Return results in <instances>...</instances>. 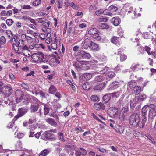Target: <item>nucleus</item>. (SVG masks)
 <instances>
[{
  "mask_svg": "<svg viewBox=\"0 0 156 156\" xmlns=\"http://www.w3.org/2000/svg\"><path fill=\"white\" fill-rule=\"evenodd\" d=\"M27 36L25 34H22L21 36V38L19 40L18 37L17 36L14 35L13 37L10 39V42L12 44V46L17 45L18 47H21L23 46L24 43V40L26 38Z\"/></svg>",
  "mask_w": 156,
  "mask_h": 156,
  "instance_id": "nucleus-1",
  "label": "nucleus"
},
{
  "mask_svg": "<svg viewBox=\"0 0 156 156\" xmlns=\"http://www.w3.org/2000/svg\"><path fill=\"white\" fill-rule=\"evenodd\" d=\"M78 53L76 57L77 62L81 64H82L83 62H86V61L80 60V59H90L91 57L90 53L83 50H79Z\"/></svg>",
  "mask_w": 156,
  "mask_h": 156,
  "instance_id": "nucleus-2",
  "label": "nucleus"
},
{
  "mask_svg": "<svg viewBox=\"0 0 156 156\" xmlns=\"http://www.w3.org/2000/svg\"><path fill=\"white\" fill-rule=\"evenodd\" d=\"M140 117L139 115L137 113H133L129 118V123L133 126H142L139 125L140 122Z\"/></svg>",
  "mask_w": 156,
  "mask_h": 156,
  "instance_id": "nucleus-3",
  "label": "nucleus"
},
{
  "mask_svg": "<svg viewBox=\"0 0 156 156\" xmlns=\"http://www.w3.org/2000/svg\"><path fill=\"white\" fill-rule=\"evenodd\" d=\"M150 108L147 105H145L144 106L142 109L141 117L142 119V126H140L141 127H143L145 123L147 120V118L146 117L147 114V111Z\"/></svg>",
  "mask_w": 156,
  "mask_h": 156,
  "instance_id": "nucleus-4",
  "label": "nucleus"
},
{
  "mask_svg": "<svg viewBox=\"0 0 156 156\" xmlns=\"http://www.w3.org/2000/svg\"><path fill=\"white\" fill-rule=\"evenodd\" d=\"M12 46L13 48L15 51H19L20 49L21 50V52H19L18 53V54H21V53H22L25 56H27V55H25V54L27 52L30 51L29 48L27 45L25 44V43L23 46L21 47H20L18 48V46H18H17V45L16 46H16L14 45V46Z\"/></svg>",
  "mask_w": 156,
  "mask_h": 156,
  "instance_id": "nucleus-5",
  "label": "nucleus"
},
{
  "mask_svg": "<svg viewBox=\"0 0 156 156\" xmlns=\"http://www.w3.org/2000/svg\"><path fill=\"white\" fill-rule=\"evenodd\" d=\"M149 117L150 119H152L156 115V106L153 104L150 105Z\"/></svg>",
  "mask_w": 156,
  "mask_h": 156,
  "instance_id": "nucleus-6",
  "label": "nucleus"
},
{
  "mask_svg": "<svg viewBox=\"0 0 156 156\" xmlns=\"http://www.w3.org/2000/svg\"><path fill=\"white\" fill-rule=\"evenodd\" d=\"M15 96L16 102L19 103L22 100L24 97V94L23 91L20 90H18L16 91Z\"/></svg>",
  "mask_w": 156,
  "mask_h": 156,
  "instance_id": "nucleus-7",
  "label": "nucleus"
},
{
  "mask_svg": "<svg viewBox=\"0 0 156 156\" xmlns=\"http://www.w3.org/2000/svg\"><path fill=\"white\" fill-rule=\"evenodd\" d=\"M28 109L27 108L22 107L20 108L18 110V113L15 118L17 119L18 118L23 116L28 112Z\"/></svg>",
  "mask_w": 156,
  "mask_h": 156,
  "instance_id": "nucleus-8",
  "label": "nucleus"
},
{
  "mask_svg": "<svg viewBox=\"0 0 156 156\" xmlns=\"http://www.w3.org/2000/svg\"><path fill=\"white\" fill-rule=\"evenodd\" d=\"M119 112V109L118 108H114L108 110V112L111 117L117 118L118 116Z\"/></svg>",
  "mask_w": 156,
  "mask_h": 156,
  "instance_id": "nucleus-9",
  "label": "nucleus"
},
{
  "mask_svg": "<svg viewBox=\"0 0 156 156\" xmlns=\"http://www.w3.org/2000/svg\"><path fill=\"white\" fill-rule=\"evenodd\" d=\"M39 109V105H31L30 107V111L31 113H37V112L38 111ZM41 109H40L37 112V113L39 114V116L40 117L41 116L42 113L41 112Z\"/></svg>",
  "mask_w": 156,
  "mask_h": 156,
  "instance_id": "nucleus-10",
  "label": "nucleus"
},
{
  "mask_svg": "<svg viewBox=\"0 0 156 156\" xmlns=\"http://www.w3.org/2000/svg\"><path fill=\"white\" fill-rule=\"evenodd\" d=\"M2 91L4 94L8 96L11 95L12 92V89L9 86H4L2 89Z\"/></svg>",
  "mask_w": 156,
  "mask_h": 156,
  "instance_id": "nucleus-11",
  "label": "nucleus"
},
{
  "mask_svg": "<svg viewBox=\"0 0 156 156\" xmlns=\"http://www.w3.org/2000/svg\"><path fill=\"white\" fill-rule=\"evenodd\" d=\"M136 97L134 95L130 94L129 95L128 98H131L130 100V105L131 108H134L136 105Z\"/></svg>",
  "mask_w": 156,
  "mask_h": 156,
  "instance_id": "nucleus-12",
  "label": "nucleus"
},
{
  "mask_svg": "<svg viewBox=\"0 0 156 156\" xmlns=\"http://www.w3.org/2000/svg\"><path fill=\"white\" fill-rule=\"evenodd\" d=\"M91 42V41L90 39H86L82 43V48L85 49H88V48H90Z\"/></svg>",
  "mask_w": 156,
  "mask_h": 156,
  "instance_id": "nucleus-13",
  "label": "nucleus"
},
{
  "mask_svg": "<svg viewBox=\"0 0 156 156\" xmlns=\"http://www.w3.org/2000/svg\"><path fill=\"white\" fill-rule=\"evenodd\" d=\"M41 52L34 53L32 55V60L35 62H38L41 59Z\"/></svg>",
  "mask_w": 156,
  "mask_h": 156,
  "instance_id": "nucleus-14",
  "label": "nucleus"
},
{
  "mask_svg": "<svg viewBox=\"0 0 156 156\" xmlns=\"http://www.w3.org/2000/svg\"><path fill=\"white\" fill-rule=\"evenodd\" d=\"M90 48L91 50L93 51H97L100 49L99 45L91 41L90 46Z\"/></svg>",
  "mask_w": 156,
  "mask_h": 156,
  "instance_id": "nucleus-15",
  "label": "nucleus"
},
{
  "mask_svg": "<svg viewBox=\"0 0 156 156\" xmlns=\"http://www.w3.org/2000/svg\"><path fill=\"white\" fill-rule=\"evenodd\" d=\"M128 111V108L127 106H125L123 107L122 110V111L119 114V118L120 119H123L124 118V114L126 113Z\"/></svg>",
  "mask_w": 156,
  "mask_h": 156,
  "instance_id": "nucleus-16",
  "label": "nucleus"
},
{
  "mask_svg": "<svg viewBox=\"0 0 156 156\" xmlns=\"http://www.w3.org/2000/svg\"><path fill=\"white\" fill-rule=\"evenodd\" d=\"M49 58L50 56L49 55H45L42 53L41 52V59L40 60V62L41 63L42 62L48 63Z\"/></svg>",
  "mask_w": 156,
  "mask_h": 156,
  "instance_id": "nucleus-17",
  "label": "nucleus"
},
{
  "mask_svg": "<svg viewBox=\"0 0 156 156\" xmlns=\"http://www.w3.org/2000/svg\"><path fill=\"white\" fill-rule=\"evenodd\" d=\"M94 108L96 110H99L100 109H104L105 108V106L102 103H95L94 105Z\"/></svg>",
  "mask_w": 156,
  "mask_h": 156,
  "instance_id": "nucleus-18",
  "label": "nucleus"
},
{
  "mask_svg": "<svg viewBox=\"0 0 156 156\" xmlns=\"http://www.w3.org/2000/svg\"><path fill=\"white\" fill-rule=\"evenodd\" d=\"M45 120L46 122L52 126H55L57 125L56 122L52 118H48L45 119Z\"/></svg>",
  "mask_w": 156,
  "mask_h": 156,
  "instance_id": "nucleus-19",
  "label": "nucleus"
},
{
  "mask_svg": "<svg viewBox=\"0 0 156 156\" xmlns=\"http://www.w3.org/2000/svg\"><path fill=\"white\" fill-rule=\"evenodd\" d=\"M89 34L96 36L97 35L100 34V33L98 31V30L95 28H93L90 30L88 32Z\"/></svg>",
  "mask_w": 156,
  "mask_h": 156,
  "instance_id": "nucleus-20",
  "label": "nucleus"
},
{
  "mask_svg": "<svg viewBox=\"0 0 156 156\" xmlns=\"http://www.w3.org/2000/svg\"><path fill=\"white\" fill-rule=\"evenodd\" d=\"M44 136L47 139H55V135L50 133L49 131H46L44 133Z\"/></svg>",
  "mask_w": 156,
  "mask_h": 156,
  "instance_id": "nucleus-21",
  "label": "nucleus"
},
{
  "mask_svg": "<svg viewBox=\"0 0 156 156\" xmlns=\"http://www.w3.org/2000/svg\"><path fill=\"white\" fill-rule=\"evenodd\" d=\"M92 77V75L91 74L86 73L82 75V78L84 80H90Z\"/></svg>",
  "mask_w": 156,
  "mask_h": 156,
  "instance_id": "nucleus-22",
  "label": "nucleus"
},
{
  "mask_svg": "<svg viewBox=\"0 0 156 156\" xmlns=\"http://www.w3.org/2000/svg\"><path fill=\"white\" fill-rule=\"evenodd\" d=\"M119 83L118 82L115 81L112 82L110 84L108 90H111L118 87L119 86Z\"/></svg>",
  "mask_w": 156,
  "mask_h": 156,
  "instance_id": "nucleus-23",
  "label": "nucleus"
},
{
  "mask_svg": "<svg viewBox=\"0 0 156 156\" xmlns=\"http://www.w3.org/2000/svg\"><path fill=\"white\" fill-rule=\"evenodd\" d=\"M105 87V83H101L96 86L94 87V89L96 90H101L104 88Z\"/></svg>",
  "mask_w": 156,
  "mask_h": 156,
  "instance_id": "nucleus-24",
  "label": "nucleus"
},
{
  "mask_svg": "<svg viewBox=\"0 0 156 156\" xmlns=\"http://www.w3.org/2000/svg\"><path fill=\"white\" fill-rule=\"evenodd\" d=\"M49 115L50 116L55 118L56 121L58 122L59 121V118L56 111H54L50 112Z\"/></svg>",
  "mask_w": 156,
  "mask_h": 156,
  "instance_id": "nucleus-25",
  "label": "nucleus"
},
{
  "mask_svg": "<svg viewBox=\"0 0 156 156\" xmlns=\"http://www.w3.org/2000/svg\"><path fill=\"white\" fill-rule=\"evenodd\" d=\"M50 150L48 149H44L40 153L39 156H46L50 153Z\"/></svg>",
  "mask_w": 156,
  "mask_h": 156,
  "instance_id": "nucleus-26",
  "label": "nucleus"
},
{
  "mask_svg": "<svg viewBox=\"0 0 156 156\" xmlns=\"http://www.w3.org/2000/svg\"><path fill=\"white\" fill-rule=\"evenodd\" d=\"M124 129V126H118L115 129V131L119 134H122L123 133Z\"/></svg>",
  "mask_w": 156,
  "mask_h": 156,
  "instance_id": "nucleus-27",
  "label": "nucleus"
},
{
  "mask_svg": "<svg viewBox=\"0 0 156 156\" xmlns=\"http://www.w3.org/2000/svg\"><path fill=\"white\" fill-rule=\"evenodd\" d=\"M110 94H107L105 95L102 98L103 102L107 103L110 99Z\"/></svg>",
  "mask_w": 156,
  "mask_h": 156,
  "instance_id": "nucleus-28",
  "label": "nucleus"
},
{
  "mask_svg": "<svg viewBox=\"0 0 156 156\" xmlns=\"http://www.w3.org/2000/svg\"><path fill=\"white\" fill-rule=\"evenodd\" d=\"M105 75L109 78H112L115 76V73L113 72L108 69V71L106 73Z\"/></svg>",
  "mask_w": 156,
  "mask_h": 156,
  "instance_id": "nucleus-29",
  "label": "nucleus"
},
{
  "mask_svg": "<svg viewBox=\"0 0 156 156\" xmlns=\"http://www.w3.org/2000/svg\"><path fill=\"white\" fill-rule=\"evenodd\" d=\"M112 21L115 26H117L120 24L121 20L119 18L113 17L112 19Z\"/></svg>",
  "mask_w": 156,
  "mask_h": 156,
  "instance_id": "nucleus-30",
  "label": "nucleus"
},
{
  "mask_svg": "<svg viewBox=\"0 0 156 156\" xmlns=\"http://www.w3.org/2000/svg\"><path fill=\"white\" fill-rule=\"evenodd\" d=\"M135 81L134 80H132L128 83V86L131 89L133 90L136 85L135 83Z\"/></svg>",
  "mask_w": 156,
  "mask_h": 156,
  "instance_id": "nucleus-31",
  "label": "nucleus"
},
{
  "mask_svg": "<svg viewBox=\"0 0 156 156\" xmlns=\"http://www.w3.org/2000/svg\"><path fill=\"white\" fill-rule=\"evenodd\" d=\"M57 90L55 87L52 85H51L49 89V92L51 94H53Z\"/></svg>",
  "mask_w": 156,
  "mask_h": 156,
  "instance_id": "nucleus-32",
  "label": "nucleus"
},
{
  "mask_svg": "<svg viewBox=\"0 0 156 156\" xmlns=\"http://www.w3.org/2000/svg\"><path fill=\"white\" fill-rule=\"evenodd\" d=\"M63 3V0H56V3L55 4L56 5L58 8L60 9L62 6Z\"/></svg>",
  "mask_w": 156,
  "mask_h": 156,
  "instance_id": "nucleus-33",
  "label": "nucleus"
},
{
  "mask_svg": "<svg viewBox=\"0 0 156 156\" xmlns=\"http://www.w3.org/2000/svg\"><path fill=\"white\" fill-rule=\"evenodd\" d=\"M134 91L136 92V94L137 95L140 93V92L141 91V88L139 86H136L133 89Z\"/></svg>",
  "mask_w": 156,
  "mask_h": 156,
  "instance_id": "nucleus-34",
  "label": "nucleus"
},
{
  "mask_svg": "<svg viewBox=\"0 0 156 156\" xmlns=\"http://www.w3.org/2000/svg\"><path fill=\"white\" fill-rule=\"evenodd\" d=\"M44 114L45 115H47L49 112V108L48 105H45L44 108Z\"/></svg>",
  "mask_w": 156,
  "mask_h": 156,
  "instance_id": "nucleus-35",
  "label": "nucleus"
},
{
  "mask_svg": "<svg viewBox=\"0 0 156 156\" xmlns=\"http://www.w3.org/2000/svg\"><path fill=\"white\" fill-rule=\"evenodd\" d=\"M81 154L82 156H86L87 154V152L86 150L82 148H80L79 149Z\"/></svg>",
  "mask_w": 156,
  "mask_h": 156,
  "instance_id": "nucleus-36",
  "label": "nucleus"
},
{
  "mask_svg": "<svg viewBox=\"0 0 156 156\" xmlns=\"http://www.w3.org/2000/svg\"><path fill=\"white\" fill-rule=\"evenodd\" d=\"M98 28L101 29H107L109 28V27L105 23H101L99 25Z\"/></svg>",
  "mask_w": 156,
  "mask_h": 156,
  "instance_id": "nucleus-37",
  "label": "nucleus"
},
{
  "mask_svg": "<svg viewBox=\"0 0 156 156\" xmlns=\"http://www.w3.org/2000/svg\"><path fill=\"white\" fill-rule=\"evenodd\" d=\"M139 94V98L138 100L140 101H143L146 98V95L144 94L140 93Z\"/></svg>",
  "mask_w": 156,
  "mask_h": 156,
  "instance_id": "nucleus-38",
  "label": "nucleus"
},
{
  "mask_svg": "<svg viewBox=\"0 0 156 156\" xmlns=\"http://www.w3.org/2000/svg\"><path fill=\"white\" fill-rule=\"evenodd\" d=\"M109 9L111 12H115L118 10V8L114 5H111L109 7Z\"/></svg>",
  "mask_w": 156,
  "mask_h": 156,
  "instance_id": "nucleus-39",
  "label": "nucleus"
},
{
  "mask_svg": "<svg viewBox=\"0 0 156 156\" xmlns=\"http://www.w3.org/2000/svg\"><path fill=\"white\" fill-rule=\"evenodd\" d=\"M111 42L117 45H119V44L118 43V40L117 37H113L111 40Z\"/></svg>",
  "mask_w": 156,
  "mask_h": 156,
  "instance_id": "nucleus-40",
  "label": "nucleus"
},
{
  "mask_svg": "<svg viewBox=\"0 0 156 156\" xmlns=\"http://www.w3.org/2000/svg\"><path fill=\"white\" fill-rule=\"evenodd\" d=\"M91 101H99V98L96 95H93L90 97Z\"/></svg>",
  "mask_w": 156,
  "mask_h": 156,
  "instance_id": "nucleus-41",
  "label": "nucleus"
},
{
  "mask_svg": "<svg viewBox=\"0 0 156 156\" xmlns=\"http://www.w3.org/2000/svg\"><path fill=\"white\" fill-rule=\"evenodd\" d=\"M6 33L8 35V37L9 39H12L14 36H13V35L11 31L9 30H7L6 31Z\"/></svg>",
  "mask_w": 156,
  "mask_h": 156,
  "instance_id": "nucleus-42",
  "label": "nucleus"
},
{
  "mask_svg": "<svg viewBox=\"0 0 156 156\" xmlns=\"http://www.w3.org/2000/svg\"><path fill=\"white\" fill-rule=\"evenodd\" d=\"M108 68L105 67L102 68L101 69L99 70V71L101 74L105 75L106 73L108 71Z\"/></svg>",
  "mask_w": 156,
  "mask_h": 156,
  "instance_id": "nucleus-43",
  "label": "nucleus"
},
{
  "mask_svg": "<svg viewBox=\"0 0 156 156\" xmlns=\"http://www.w3.org/2000/svg\"><path fill=\"white\" fill-rule=\"evenodd\" d=\"M9 76L12 82L14 83L16 81L15 80V77L14 75L12 73H9Z\"/></svg>",
  "mask_w": 156,
  "mask_h": 156,
  "instance_id": "nucleus-44",
  "label": "nucleus"
},
{
  "mask_svg": "<svg viewBox=\"0 0 156 156\" xmlns=\"http://www.w3.org/2000/svg\"><path fill=\"white\" fill-rule=\"evenodd\" d=\"M51 48L54 50H56L57 49V44L54 41H53L51 42Z\"/></svg>",
  "mask_w": 156,
  "mask_h": 156,
  "instance_id": "nucleus-45",
  "label": "nucleus"
},
{
  "mask_svg": "<svg viewBox=\"0 0 156 156\" xmlns=\"http://www.w3.org/2000/svg\"><path fill=\"white\" fill-rule=\"evenodd\" d=\"M46 19L45 17L40 18L36 19L37 21L39 23H42L46 21Z\"/></svg>",
  "mask_w": 156,
  "mask_h": 156,
  "instance_id": "nucleus-46",
  "label": "nucleus"
},
{
  "mask_svg": "<svg viewBox=\"0 0 156 156\" xmlns=\"http://www.w3.org/2000/svg\"><path fill=\"white\" fill-rule=\"evenodd\" d=\"M33 39L31 37L27 36L26 40L28 43L30 44L33 42Z\"/></svg>",
  "mask_w": 156,
  "mask_h": 156,
  "instance_id": "nucleus-47",
  "label": "nucleus"
},
{
  "mask_svg": "<svg viewBox=\"0 0 156 156\" xmlns=\"http://www.w3.org/2000/svg\"><path fill=\"white\" fill-rule=\"evenodd\" d=\"M103 78L101 76H96L95 78V81L96 82H101Z\"/></svg>",
  "mask_w": 156,
  "mask_h": 156,
  "instance_id": "nucleus-48",
  "label": "nucleus"
},
{
  "mask_svg": "<svg viewBox=\"0 0 156 156\" xmlns=\"http://www.w3.org/2000/svg\"><path fill=\"white\" fill-rule=\"evenodd\" d=\"M41 3V0H36L33 2L34 6H36L39 5Z\"/></svg>",
  "mask_w": 156,
  "mask_h": 156,
  "instance_id": "nucleus-49",
  "label": "nucleus"
},
{
  "mask_svg": "<svg viewBox=\"0 0 156 156\" xmlns=\"http://www.w3.org/2000/svg\"><path fill=\"white\" fill-rule=\"evenodd\" d=\"M0 42L1 44H4L6 43V39L4 36H2L1 37Z\"/></svg>",
  "mask_w": 156,
  "mask_h": 156,
  "instance_id": "nucleus-50",
  "label": "nucleus"
},
{
  "mask_svg": "<svg viewBox=\"0 0 156 156\" xmlns=\"http://www.w3.org/2000/svg\"><path fill=\"white\" fill-rule=\"evenodd\" d=\"M151 50V48L149 47L146 46L144 47L145 51H146L149 55H151V52H150Z\"/></svg>",
  "mask_w": 156,
  "mask_h": 156,
  "instance_id": "nucleus-51",
  "label": "nucleus"
},
{
  "mask_svg": "<svg viewBox=\"0 0 156 156\" xmlns=\"http://www.w3.org/2000/svg\"><path fill=\"white\" fill-rule=\"evenodd\" d=\"M13 23V21L11 19H8L6 20V23L9 26H11Z\"/></svg>",
  "mask_w": 156,
  "mask_h": 156,
  "instance_id": "nucleus-52",
  "label": "nucleus"
},
{
  "mask_svg": "<svg viewBox=\"0 0 156 156\" xmlns=\"http://www.w3.org/2000/svg\"><path fill=\"white\" fill-rule=\"evenodd\" d=\"M143 37L145 39L151 38V36L150 35L149 33L147 32L144 33L143 35Z\"/></svg>",
  "mask_w": 156,
  "mask_h": 156,
  "instance_id": "nucleus-53",
  "label": "nucleus"
},
{
  "mask_svg": "<svg viewBox=\"0 0 156 156\" xmlns=\"http://www.w3.org/2000/svg\"><path fill=\"white\" fill-rule=\"evenodd\" d=\"M138 51L140 52V53L141 54H143L145 52L144 50V47H140L138 48Z\"/></svg>",
  "mask_w": 156,
  "mask_h": 156,
  "instance_id": "nucleus-54",
  "label": "nucleus"
},
{
  "mask_svg": "<svg viewBox=\"0 0 156 156\" xmlns=\"http://www.w3.org/2000/svg\"><path fill=\"white\" fill-rule=\"evenodd\" d=\"M98 20L99 22H106L108 20V19L106 17H102L98 19Z\"/></svg>",
  "mask_w": 156,
  "mask_h": 156,
  "instance_id": "nucleus-55",
  "label": "nucleus"
},
{
  "mask_svg": "<svg viewBox=\"0 0 156 156\" xmlns=\"http://www.w3.org/2000/svg\"><path fill=\"white\" fill-rule=\"evenodd\" d=\"M88 156H96L95 153L92 150L88 151Z\"/></svg>",
  "mask_w": 156,
  "mask_h": 156,
  "instance_id": "nucleus-56",
  "label": "nucleus"
},
{
  "mask_svg": "<svg viewBox=\"0 0 156 156\" xmlns=\"http://www.w3.org/2000/svg\"><path fill=\"white\" fill-rule=\"evenodd\" d=\"M58 137L59 138V140L62 141H64L63 138V134L62 133L59 132L58 133Z\"/></svg>",
  "mask_w": 156,
  "mask_h": 156,
  "instance_id": "nucleus-57",
  "label": "nucleus"
},
{
  "mask_svg": "<svg viewBox=\"0 0 156 156\" xmlns=\"http://www.w3.org/2000/svg\"><path fill=\"white\" fill-rule=\"evenodd\" d=\"M98 149L101 152L103 153H108V151L105 149L101 147L98 148Z\"/></svg>",
  "mask_w": 156,
  "mask_h": 156,
  "instance_id": "nucleus-58",
  "label": "nucleus"
},
{
  "mask_svg": "<svg viewBox=\"0 0 156 156\" xmlns=\"http://www.w3.org/2000/svg\"><path fill=\"white\" fill-rule=\"evenodd\" d=\"M127 57V56L124 54L122 55H121L120 56V59L121 61H125L126 58Z\"/></svg>",
  "mask_w": 156,
  "mask_h": 156,
  "instance_id": "nucleus-59",
  "label": "nucleus"
},
{
  "mask_svg": "<svg viewBox=\"0 0 156 156\" xmlns=\"http://www.w3.org/2000/svg\"><path fill=\"white\" fill-rule=\"evenodd\" d=\"M21 86L25 90H27L29 89V86L27 84L21 83Z\"/></svg>",
  "mask_w": 156,
  "mask_h": 156,
  "instance_id": "nucleus-60",
  "label": "nucleus"
},
{
  "mask_svg": "<svg viewBox=\"0 0 156 156\" xmlns=\"http://www.w3.org/2000/svg\"><path fill=\"white\" fill-rule=\"evenodd\" d=\"M124 49L123 48H121L118 49V54L120 55H122L123 54L122 53V52H123Z\"/></svg>",
  "mask_w": 156,
  "mask_h": 156,
  "instance_id": "nucleus-61",
  "label": "nucleus"
},
{
  "mask_svg": "<svg viewBox=\"0 0 156 156\" xmlns=\"http://www.w3.org/2000/svg\"><path fill=\"white\" fill-rule=\"evenodd\" d=\"M31 8V7L29 5H23L22 7L23 9H30Z\"/></svg>",
  "mask_w": 156,
  "mask_h": 156,
  "instance_id": "nucleus-62",
  "label": "nucleus"
},
{
  "mask_svg": "<svg viewBox=\"0 0 156 156\" xmlns=\"http://www.w3.org/2000/svg\"><path fill=\"white\" fill-rule=\"evenodd\" d=\"M75 156H82L81 154V152H80V151H79V149H78V150H75Z\"/></svg>",
  "mask_w": 156,
  "mask_h": 156,
  "instance_id": "nucleus-63",
  "label": "nucleus"
},
{
  "mask_svg": "<svg viewBox=\"0 0 156 156\" xmlns=\"http://www.w3.org/2000/svg\"><path fill=\"white\" fill-rule=\"evenodd\" d=\"M82 128L80 127H76L75 129V131L76 132V133H79V131H82Z\"/></svg>",
  "mask_w": 156,
  "mask_h": 156,
  "instance_id": "nucleus-64",
  "label": "nucleus"
}]
</instances>
